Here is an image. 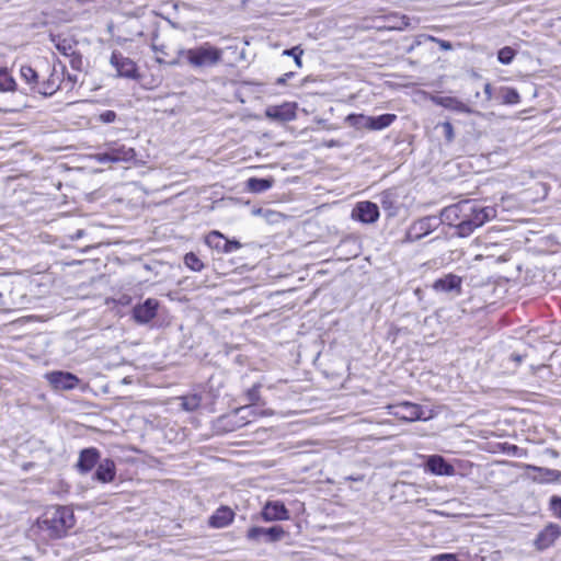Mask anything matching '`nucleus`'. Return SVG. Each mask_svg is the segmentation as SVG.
Here are the masks:
<instances>
[{
    "label": "nucleus",
    "instance_id": "obj_1",
    "mask_svg": "<svg viewBox=\"0 0 561 561\" xmlns=\"http://www.w3.org/2000/svg\"><path fill=\"white\" fill-rule=\"evenodd\" d=\"M444 224L454 227L459 237L470 236L477 228L496 217V209L473 201H461L442 209Z\"/></svg>",
    "mask_w": 561,
    "mask_h": 561
},
{
    "label": "nucleus",
    "instance_id": "obj_2",
    "mask_svg": "<svg viewBox=\"0 0 561 561\" xmlns=\"http://www.w3.org/2000/svg\"><path fill=\"white\" fill-rule=\"evenodd\" d=\"M76 524L71 507L53 505L37 518L33 527L44 539H59L67 535Z\"/></svg>",
    "mask_w": 561,
    "mask_h": 561
},
{
    "label": "nucleus",
    "instance_id": "obj_3",
    "mask_svg": "<svg viewBox=\"0 0 561 561\" xmlns=\"http://www.w3.org/2000/svg\"><path fill=\"white\" fill-rule=\"evenodd\" d=\"M224 56V50L219 47L205 42L193 48H181L176 53V58L170 61L172 66L190 65L193 68H211L217 66Z\"/></svg>",
    "mask_w": 561,
    "mask_h": 561
},
{
    "label": "nucleus",
    "instance_id": "obj_4",
    "mask_svg": "<svg viewBox=\"0 0 561 561\" xmlns=\"http://www.w3.org/2000/svg\"><path fill=\"white\" fill-rule=\"evenodd\" d=\"M387 410L390 415L405 422L428 421L437 414L433 409L426 411L420 404L410 401L389 404Z\"/></svg>",
    "mask_w": 561,
    "mask_h": 561
},
{
    "label": "nucleus",
    "instance_id": "obj_5",
    "mask_svg": "<svg viewBox=\"0 0 561 561\" xmlns=\"http://www.w3.org/2000/svg\"><path fill=\"white\" fill-rule=\"evenodd\" d=\"M442 224H444L442 220V215L439 217H422L410 225L403 241L415 242L417 240H421L431 232L435 231Z\"/></svg>",
    "mask_w": 561,
    "mask_h": 561
},
{
    "label": "nucleus",
    "instance_id": "obj_6",
    "mask_svg": "<svg viewBox=\"0 0 561 561\" xmlns=\"http://www.w3.org/2000/svg\"><path fill=\"white\" fill-rule=\"evenodd\" d=\"M285 534L286 533L282 526H273L270 528L254 526L248 529L247 539L252 542H260L261 540H264L265 542L272 543L282 540Z\"/></svg>",
    "mask_w": 561,
    "mask_h": 561
},
{
    "label": "nucleus",
    "instance_id": "obj_7",
    "mask_svg": "<svg viewBox=\"0 0 561 561\" xmlns=\"http://www.w3.org/2000/svg\"><path fill=\"white\" fill-rule=\"evenodd\" d=\"M379 216L378 206L369 201L358 202L352 210V218L363 224H374Z\"/></svg>",
    "mask_w": 561,
    "mask_h": 561
},
{
    "label": "nucleus",
    "instance_id": "obj_8",
    "mask_svg": "<svg viewBox=\"0 0 561 561\" xmlns=\"http://www.w3.org/2000/svg\"><path fill=\"white\" fill-rule=\"evenodd\" d=\"M561 537V526L556 523L547 524L537 535L534 545L542 551L551 546Z\"/></svg>",
    "mask_w": 561,
    "mask_h": 561
},
{
    "label": "nucleus",
    "instance_id": "obj_9",
    "mask_svg": "<svg viewBox=\"0 0 561 561\" xmlns=\"http://www.w3.org/2000/svg\"><path fill=\"white\" fill-rule=\"evenodd\" d=\"M47 381L56 389V390H72L78 387L80 379L68 371H50L46 374Z\"/></svg>",
    "mask_w": 561,
    "mask_h": 561
},
{
    "label": "nucleus",
    "instance_id": "obj_10",
    "mask_svg": "<svg viewBox=\"0 0 561 561\" xmlns=\"http://www.w3.org/2000/svg\"><path fill=\"white\" fill-rule=\"evenodd\" d=\"M110 62L116 69L119 77L128 79L137 78V66L130 58L123 56L118 51H113Z\"/></svg>",
    "mask_w": 561,
    "mask_h": 561
},
{
    "label": "nucleus",
    "instance_id": "obj_11",
    "mask_svg": "<svg viewBox=\"0 0 561 561\" xmlns=\"http://www.w3.org/2000/svg\"><path fill=\"white\" fill-rule=\"evenodd\" d=\"M64 75H65V66H61L60 70H58L56 67H54L48 79L43 81L39 84L37 92L44 96H51L58 90L64 89V85H62Z\"/></svg>",
    "mask_w": 561,
    "mask_h": 561
},
{
    "label": "nucleus",
    "instance_id": "obj_12",
    "mask_svg": "<svg viewBox=\"0 0 561 561\" xmlns=\"http://www.w3.org/2000/svg\"><path fill=\"white\" fill-rule=\"evenodd\" d=\"M159 302L157 299L148 298L144 304L137 305L133 309V317L138 323H148L157 316Z\"/></svg>",
    "mask_w": 561,
    "mask_h": 561
},
{
    "label": "nucleus",
    "instance_id": "obj_13",
    "mask_svg": "<svg viewBox=\"0 0 561 561\" xmlns=\"http://www.w3.org/2000/svg\"><path fill=\"white\" fill-rule=\"evenodd\" d=\"M425 470L435 476L451 477L455 474L454 466L447 462L440 455L427 456Z\"/></svg>",
    "mask_w": 561,
    "mask_h": 561
},
{
    "label": "nucleus",
    "instance_id": "obj_14",
    "mask_svg": "<svg viewBox=\"0 0 561 561\" xmlns=\"http://www.w3.org/2000/svg\"><path fill=\"white\" fill-rule=\"evenodd\" d=\"M261 516L265 522L288 520L290 518L288 510L280 501L267 502L261 512Z\"/></svg>",
    "mask_w": 561,
    "mask_h": 561
},
{
    "label": "nucleus",
    "instance_id": "obj_15",
    "mask_svg": "<svg viewBox=\"0 0 561 561\" xmlns=\"http://www.w3.org/2000/svg\"><path fill=\"white\" fill-rule=\"evenodd\" d=\"M100 461H101L100 460V451L96 448H94V447L84 448L79 454V459L76 465V468L79 471V473L87 474Z\"/></svg>",
    "mask_w": 561,
    "mask_h": 561
},
{
    "label": "nucleus",
    "instance_id": "obj_16",
    "mask_svg": "<svg viewBox=\"0 0 561 561\" xmlns=\"http://www.w3.org/2000/svg\"><path fill=\"white\" fill-rule=\"evenodd\" d=\"M433 103L436 105L443 106L447 110L457 112V113H466L471 114L473 113V110H471L470 106H468L466 103L460 101L459 99L455 96H448V95H434L432 96Z\"/></svg>",
    "mask_w": 561,
    "mask_h": 561
},
{
    "label": "nucleus",
    "instance_id": "obj_17",
    "mask_svg": "<svg viewBox=\"0 0 561 561\" xmlns=\"http://www.w3.org/2000/svg\"><path fill=\"white\" fill-rule=\"evenodd\" d=\"M359 118L363 121V127L370 130H382L397 119V115L389 113L379 116L359 115Z\"/></svg>",
    "mask_w": 561,
    "mask_h": 561
},
{
    "label": "nucleus",
    "instance_id": "obj_18",
    "mask_svg": "<svg viewBox=\"0 0 561 561\" xmlns=\"http://www.w3.org/2000/svg\"><path fill=\"white\" fill-rule=\"evenodd\" d=\"M115 477V462L110 458H105L98 463L93 479L101 483H110L114 481Z\"/></svg>",
    "mask_w": 561,
    "mask_h": 561
},
{
    "label": "nucleus",
    "instance_id": "obj_19",
    "mask_svg": "<svg viewBox=\"0 0 561 561\" xmlns=\"http://www.w3.org/2000/svg\"><path fill=\"white\" fill-rule=\"evenodd\" d=\"M234 513L228 506H220L209 518V525L214 528H224L233 522Z\"/></svg>",
    "mask_w": 561,
    "mask_h": 561
},
{
    "label": "nucleus",
    "instance_id": "obj_20",
    "mask_svg": "<svg viewBox=\"0 0 561 561\" xmlns=\"http://www.w3.org/2000/svg\"><path fill=\"white\" fill-rule=\"evenodd\" d=\"M461 278L454 274H448L445 277L438 278L435 280L433 287L437 291H460Z\"/></svg>",
    "mask_w": 561,
    "mask_h": 561
},
{
    "label": "nucleus",
    "instance_id": "obj_21",
    "mask_svg": "<svg viewBox=\"0 0 561 561\" xmlns=\"http://www.w3.org/2000/svg\"><path fill=\"white\" fill-rule=\"evenodd\" d=\"M113 158V162H130L136 158L134 148L125 145H115L108 148Z\"/></svg>",
    "mask_w": 561,
    "mask_h": 561
},
{
    "label": "nucleus",
    "instance_id": "obj_22",
    "mask_svg": "<svg viewBox=\"0 0 561 561\" xmlns=\"http://www.w3.org/2000/svg\"><path fill=\"white\" fill-rule=\"evenodd\" d=\"M20 76L22 80H24L25 83L30 85L31 90L37 92L41 83L38 81V75L35 69H33L31 66L23 65L20 68Z\"/></svg>",
    "mask_w": 561,
    "mask_h": 561
},
{
    "label": "nucleus",
    "instance_id": "obj_23",
    "mask_svg": "<svg viewBox=\"0 0 561 561\" xmlns=\"http://www.w3.org/2000/svg\"><path fill=\"white\" fill-rule=\"evenodd\" d=\"M206 244L218 252L227 253V239L219 231H211L206 237Z\"/></svg>",
    "mask_w": 561,
    "mask_h": 561
},
{
    "label": "nucleus",
    "instance_id": "obj_24",
    "mask_svg": "<svg viewBox=\"0 0 561 561\" xmlns=\"http://www.w3.org/2000/svg\"><path fill=\"white\" fill-rule=\"evenodd\" d=\"M267 115L282 121H290L294 118L295 113L290 104L273 107L267 111Z\"/></svg>",
    "mask_w": 561,
    "mask_h": 561
},
{
    "label": "nucleus",
    "instance_id": "obj_25",
    "mask_svg": "<svg viewBox=\"0 0 561 561\" xmlns=\"http://www.w3.org/2000/svg\"><path fill=\"white\" fill-rule=\"evenodd\" d=\"M273 185V180L271 179H257L250 178L248 180L247 186L253 193H262L270 190Z\"/></svg>",
    "mask_w": 561,
    "mask_h": 561
},
{
    "label": "nucleus",
    "instance_id": "obj_26",
    "mask_svg": "<svg viewBox=\"0 0 561 561\" xmlns=\"http://www.w3.org/2000/svg\"><path fill=\"white\" fill-rule=\"evenodd\" d=\"M53 42L55 43L56 49L65 56L76 53V43L70 38H61L58 36L57 38H53Z\"/></svg>",
    "mask_w": 561,
    "mask_h": 561
},
{
    "label": "nucleus",
    "instance_id": "obj_27",
    "mask_svg": "<svg viewBox=\"0 0 561 561\" xmlns=\"http://www.w3.org/2000/svg\"><path fill=\"white\" fill-rule=\"evenodd\" d=\"M16 90V82L8 69L0 68V92H12Z\"/></svg>",
    "mask_w": 561,
    "mask_h": 561
},
{
    "label": "nucleus",
    "instance_id": "obj_28",
    "mask_svg": "<svg viewBox=\"0 0 561 561\" xmlns=\"http://www.w3.org/2000/svg\"><path fill=\"white\" fill-rule=\"evenodd\" d=\"M503 104L513 105L520 102L519 93L516 89L504 87L501 89Z\"/></svg>",
    "mask_w": 561,
    "mask_h": 561
},
{
    "label": "nucleus",
    "instance_id": "obj_29",
    "mask_svg": "<svg viewBox=\"0 0 561 561\" xmlns=\"http://www.w3.org/2000/svg\"><path fill=\"white\" fill-rule=\"evenodd\" d=\"M182 408L186 411H195L202 403L199 394H188L181 398Z\"/></svg>",
    "mask_w": 561,
    "mask_h": 561
},
{
    "label": "nucleus",
    "instance_id": "obj_30",
    "mask_svg": "<svg viewBox=\"0 0 561 561\" xmlns=\"http://www.w3.org/2000/svg\"><path fill=\"white\" fill-rule=\"evenodd\" d=\"M184 264L186 267L194 272H199L204 268V263L201 259L193 252H188L184 256Z\"/></svg>",
    "mask_w": 561,
    "mask_h": 561
},
{
    "label": "nucleus",
    "instance_id": "obj_31",
    "mask_svg": "<svg viewBox=\"0 0 561 561\" xmlns=\"http://www.w3.org/2000/svg\"><path fill=\"white\" fill-rule=\"evenodd\" d=\"M515 57V50L508 46L503 47L497 53V59L503 65H510Z\"/></svg>",
    "mask_w": 561,
    "mask_h": 561
},
{
    "label": "nucleus",
    "instance_id": "obj_32",
    "mask_svg": "<svg viewBox=\"0 0 561 561\" xmlns=\"http://www.w3.org/2000/svg\"><path fill=\"white\" fill-rule=\"evenodd\" d=\"M304 54V50L300 48V46H295L290 49H285L283 51V55L285 56H294L295 64L298 68L302 67L301 56Z\"/></svg>",
    "mask_w": 561,
    "mask_h": 561
},
{
    "label": "nucleus",
    "instance_id": "obj_33",
    "mask_svg": "<svg viewBox=\"0 0 561 561\" xmlns=\"http://www.w3.org/2000/svg\"><path fill=\"white\" fill-rule=\"evenodd\" d=\"M77 83H78V75H71V73L65 71V75L62 77L64 90L71 91L75 89Z\"/></svg>",
    "mask_w": 561,
    "mask_h": 561
},
{
    "label": "nucleus",
    "instance_id": "obj_34",
    "mask_svg": "<svg viewBox=\"0 0 561 561\" xmlns=\"http://www.w3.org/2000/svg\"><path fill=\"white\" fill-rule=\"evenodd\" d=\"M549 507L552 512V515L561 520V497L551 496L549 501Z\"/></svg>",
    "mask_w": 561,
    "mask_h": 561
},
{
    "label": "nucleus",
    "instance_id": "obj_35",
    "mask_svg": "<svg viewBox=\"0 0 561 561\" xmlns=\"http://www.w3.org/2000/svg\"><path fill=\"white\" fill-rule=\"evenodd\" d=\"M434 36L427 34H420L414 37L413 44L408 48V51H412L416 46L425 44L426 42H433Z\"/></svg>",
    "mask_w": 561,
    "mask_h": 561
},
{
    "label": "nucleus",
    "instance_id": "obj_36",
    "mask_svg": "<svg viewBox=\"0 0 561 561\" xmlns=\"http://www.w3.org/2000/svg\"><path fill=\"white\" fill-rule=\"evenodd\" d=\"M116 117H117V115L114 111L106 110V111L102 112L101 114H99L98 119L101 123L111 124V123L115 122Z\"/></svg>",
    "mask_w": 561,
    "mask_h": 561
},
{
    "label": "nucleus",
    "instance_id": "obj_37",
    "mask_svg": "<svg viewBox=\"0 0 561 561\" xmlns=\"http://www.w3.org/2000/svg\"><path fill=\"white\" fill-rule=\"evenodd\" d=\"M430 561H462L456 553H440L431 558Z\"/></svg>",
    "mask_w": 561,
    "mask_h": 561
},
{
    "label": "nucleus",
    "instance_id": "obj_38",
    "mask_svg": "<svg viewBox=\"0 0 561 561\" xmlns=\"http://www.w3.org/2000/svg\"><path fill=\"white\" fill-rule=\"evenodd\" d=\"M99 163H114L110 149L104 152H99L94 156Z\"/></svg>",
    "mask_w": 561,
    "mask_h": 561
},
{
    "label": "nucleus",
    "instance_id": "obj_39",
    "mask_svg": "<svg viewBox=\"0 0 561 561\" xmlns=\"http://www.w3.org/2000/svg\"><path fill=\"white\" fill-rule=\"evenodd\" d=\"M70 58V66L75 70H80L82 67V57L77 51L68 56Z\"/></svg>",
    "mask_w": 561,
    "mask_h": 561
},
{
    "label": "nucleus",
    "instance_id": "obj_40",
    "mask_svg": "<svg viewBox=\"0 0 561 561\" xmlns=\"http://www.w3.org/2000/svg\"><path fill=\"white\" fill-rule=\"evenodd\" d=\"M442 128L444 130V136L448 142H451L454 139V127L449 122L442 123Z\"/></svg>",
    "mask_w": 561,
    "mask_h": 561
},
{
    "label": "nucleus",
    "instance_id": "obj_41",
    "mask_svg": "<svg viewBox=\"0 0 561 561\" xmlns=\"http://www.w3.org/2000/svg\"><path fill=\"white\" fill-rule=\"evenodd\" d=\"M546 480L547 481H557L561 477V472L554 469H546Z\"/></svg>",
    "mask_w": 561,
    "mask_h": 561
},
{
    "label": "nucleus",
    "instance_id": "obj_42",
    "mask_svg": "<svg viewBox=\"0 0 561 561\" xmlns=\"http://www.w3.org/2000/svg\"><path fill=\"white\" fill-rule=\"evenodd\" d=\"M433 42L436 43L439 46V48L443 50H451L453 49V45L448 41L434 37Z\"/></svg>",
    "mask_w": 561,
    "mask_h": 561
},
{
    "label": "nucleus",
    "instance_id": "obj_43",
    "mask_svg": "<svg viewBox=\"0 0 561 561\" xmlns=\"http://www.w3.org/2000/svg\"><path fill=\"white\" fill-rule=\"evenodd\" d=\"M227 253L234 252L241 248V243L237 240H228L227 239Z\"/></svg>",
    "mask_w": 561,
    "mask_h": 561
},
{
    "label": "nucleus",
    "instance_id": "obj_44",
    "mask_svg": "<svg viewBox=\"0 0 561 561\" xmlns=\"http://www.w3.org/2000/svg\"><path fill=\"white\" fill-rule=\"evenodd\" d=\"M483 92H484V95H485V100L486 101H491L492 98H493V89H492V85L490 83H485L484 84Z\"/></svg>",
    "mask_w": 561,
    "mask_h": 561
},
{
    "label": "nucleus",
    "instance_id": "obj_45",
    "mask_svg": "<svg viewBox=\"0 0 561 561\" xmlns=\"http://www.w3.org/2000/svg\"><path fill=\"white\" fill-rule=\"evenodd\" d=\"M294 76V72H287L277 79V84H284L288 79Z\"/></svg>",
    "mask_w": 561,
    "mask_h": 561
},
{
    "label": "nucleus",
    "instance_id": "obj_46",
    "mask_svg": "<svg viewBox=\"0 0 561 561\" xmlns=\"http://www.w3.org/2000/svg\"><path fill=\"white\" fill-rule=\"evenodd\" d=\"M84 236V231L79 229L76 231V233L71 237L73 240H78Z\"/></svg>",
    "mask_w": 561,
    "mask_h": 561
},
{
    "label": "nucleus",
    "instance_id": "obj_47",
    "mask_svg": "<svg viewBox=\"0 0 561 561\" xmlns=\"http://www.w3.org/2000/svg\"><path fill=\"white\" fill-rule=\"evenodd\" d=\"M325 146L329 147V148H332V147H337L340 146V142L337 140H330L328 142H325Z\"/></svg>",
    "mask_w": 561,
    "mask_h": 561
},
{
    "label": "nucleus",
    "instance_id": "obj_48",
    "mask_svg": "<svg viewBox=\"0 0 561 561\" xmlns=\"http://www.w3.org/2000/svg\"><path fill=\"white\" fill-rule=\"evenodd\" d=\"M249 397H250L251 400L255 399V397H256V389L255 388H253V389H251L249 391Z\"/></svg>",
    "mask_w": 561,
    "mask_h": 561
},
{
    "label": "nucleus",
    "instance_id": "obj_49",
    "mask_svg": "<svg viewBox=\"0 0 561 561\" xmlns=\"http://www.w3.org/2000/svg\"><path fill=\"white\" fill-rule=\"evenodd\" d=\"M253 408L252 407H248V408H241L238 410V412H249V413H252L253 412Z\"/></svg>",
    "mask_w": 561,
    "mask_h": 561
},
{
    "label": "nucleus",
    "instance_id": "obj_50",
    "mask_svg": "<svg viewBox=\"0 0 561 561\" xmlns=\"http://www.w3.org/2000/svg\"><path fill=\"white\" fill-rule=\"evenodd\" d=\"M513 359L517 363H520L523 360V357L520 355H513Z\"/></svg>",
    "mask_w": 561,
    "mask_h": 561
},
{
    "label": "nucleus",
    "instance_id": "obj_51",
    "mask_svg": "<svg viewBox=\"0 0 561 561\" xmlns=\"http://www.w3.org/2000/svg\"><path fill=\"white\" fill-rule=\"evenodd\" d=\"M403 24H404V26H409V19L408 18L407 19L403 18Z\"/></svg>",
    "mask_w": 561,
    "mask_h": 561
}]
</instances>
